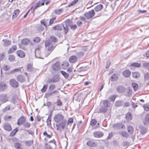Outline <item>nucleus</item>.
Masks as SVG:
<instances>
[{"label": "nucleus", "instance_id": "obj_51", "mask_svg": "<svg viewBox=\"0 0 149 149\" xmlns=\"http://www.w3.org/2000/svg\"><path fill=\"white\" fill-rule=\"evenodd\" d=\"M149 80V73L147 72L144 74V81Z\"/></svg>", "mask_w": 149, "mask_h": 149}, {"label": "nucleus", "instance_id": "obj_3", "mask_svg": "<svg viewBox=\"0 0 149 149\" xmlns=\"http://www.w3.org/2000/svg\"><path fill=\"white\" fill-rule=\"evenodd\" d=\"M60 79V78L58 75L55 74L52 78L47 80V82L49 83L57 82L59 81Z\"/></svg>", "mask_w": 149, "mask_h": 149}, {"label": "nucleus", "instance_id": "obj_16", "mask_svg": "<svg viewBox=\"0 0 149 149\" xmlns=\"http://www.w3.org/2000/svg\"><path fill=\"white\" fill-rule=\"evenodd\" d=\"M24 71L23 67H19L18 68L15 69L11 70L10 72L11 73H14L15 72H20L21 73L23 72Z\"/></svg>", "mask_w": 149, "mask_h": 149}, {"label": "nucleus", "instance_id": "obj_37", "mask_svg": "<svg viewBox=\"0 0 149 149\" xmlns=\"http://www.w3.org/2000/svg\"><path fill=\"white\" fill-rule=\"evenodd\" d=\"M16 49L17 46L15 45L14 46L9 49L8 51V54L14 52Z\"/></svg>", "mask_w": 149, "mask_h": 149}, {"label": "nucleus", "instance_id": "obj_11", "mask_svg": "<svg viewBox=\"0 0 149 149\" xmlns=\"http://www.w3.org/2000/svg\"><path fill=\"white\" fill-rule=\"evenodd\" d=\"M52 68L54 71H57L60 69V66L59 63L56 62L53 64L52 66Z\"/></svg>", "mask_w": 149, "mask_h": 149}, {"label": "nucleus", "instance_id": "obj_50", "mask_svg": "<svg viewBox=\"0 0 149 149\" xmlns=\"http://www.w3.org/2000/svg\"><path fill=\"white\" fill-rule=\"evenodd\" d=\"M125 118L127 120L129 121L132 119V117L130 113H128L126 115Z\"/></svg>", "mask_w": 149, "mask_h": 149}, {"label": "nucleus", "instance_id": "obj_55", "mask_svg": "<svg viewBox=\"0 0 149 149\" xmlns=\"http://www.w3.org/2000/svg\"><path fill=\"white\" fill-rule=\"evenodd\" d=\"M50 39L52 42H57V38L54 36H51L50 37Z\"/></svg>", "mask_w": 149, "mask_h": 149}, {"label": "nucleus", "instance_id": "obj_12", "mask_svg": "<svg viewBox=\"0 0 149 149\" xmlns=\"http://www.w3.org/2000/svg\"><path fill=\"white\" fill-rule=\"evenodd\" d=\"M93 135L95 137L99 138L102 137L104 135V133L102 132L96 131L93 133Z\"/></svg>", "mask_w": 149, "mask_h": 149}, {"label": "nucleus", "instance_id": "obj_41", "mask_svg": "<svg viewBox=\"0 0 149 149\" xmlns=\"http://www.w3.org/2000/svg\"><path fill=\"white\" fill-rule=\"evenodd\" d=\"M127 131L130 134L134 132V129L132 126L129 125L127 127Z\"/></svg>", "mask_w": 149, "mask_h": 149}, {"label": "nucleus", "instance_id": "obj_61", "mask_svg": "<svg viewBox=\"0 0 149 149\" xmlns=\"http://www.w3.org/2000/svg\"><path fill=\"white\" fill-rule=\"evenodd\" d=\"M10 108V106L9 105H8L4 109H2V111L3 112L5 113L6 111L9 110Z\"/></svg>", "mask_w": 149, "mask_h": 149}, {"label": "nucleus", "instance_id": "obj_26", "mask_svg": "<svg viewBox=\"0 0 149 149\" xmlns=\"http://www.w3.org/2000/svg\"><path fill=\"white\" fill-rule=\"evenodd\" d=\"M19 13V9H16L15 10L13 13L12 15L13 19H14L16 18L18 15Z\"/></svg>", "mask_w": 149, "mask_h": 149}, {"label": "nucleus", "instance_id": "obj_14", "mask_svg": "<svg viewBox=\"0 0 149 149\" xmlns=\"http://www.w3.org/2000/svg\"><path fill=\"white\" fill-rule=\"evenodd\" d=\"M3 127L5 130L8 131H10L12 130L11 126L9 123H6L4 124Z\"/></svg>", "mask_w": 149, "mask_h": 149}, {"label": "nucleus", "instance_id": "obj_56", "mask_svg": "<svg viewBox=\"0 0 149 149\" xmlns=\"http://www.w3.org/2000/svg\"><path fill=\"white\" fill-rule=\"evenodd\" d=\"M23 125V126L25 128H28L30 127V123L26 122H25Z\"/></svg>", "mask_w": 149, "mask_h": 149}, {"label": "nucleus", "instance_id": "obj_23", "mask_svg": "<svg viewBox=\"0 0 149 149\" xmlns=\"http://www.w3.org/2000/svg\"><path fill=\"white\" fill-rule=\"evenodd\" d=\"M140 132L142 134H145L147 131V129L143 126H141L140 127Z\"/></svg>", "mask_w": 149, "mask_h": 149}, {"label": "nucleus", "instance_id": "obj_39", "mask_svg": "<svg viewBox=\"0 0 149 149\" xmlns=\"http://www.w3.org/2000/svg\"><path fill=\"white\" fill-rule=\"evenodd\" d=\"M88 67L84 66L79 68L78 70L79 71H85L88 70Z\"/></svg>", "mask_w": 149, "mask_h": 149}, {"label": "nucleus", "instance_id": "obj_52", "mask_svg": "<svg viewBox=\"0 0 149 149\" xmlns=\"http://www.w3.org/2000/svg\"><path fill=\"white\" fill-rule=\"evenodd\" d=\"M62 66L64 69H66V67H69V63L68 62H64L62 64Z\"/></svg>", "mask_w": 149, "mask_h": 149}, {"label": "nucleus", "instance_id": "obj_47", "mask_svg": "<svg viewBox=\"0 0 149 149\" xmlns=\"http://www.w3.org/2000/svg\"><path fill=\"white\" fill-rule=\"evenodd\" d=\"M8 59L10 62L14 61L15 60V57L13 55H9L8 56Z\"/></svg>", "mask_w": 149, "mask_h": 149}, {"label": "nucleus", "instance_id": "obj_30", "mask_svg": "<svg viewBox=\"0 0 149 149\" xmlns=\"http://www.w3.org/2000/svg\"><path fill=\"white\" fill-rule=\"evenodd\" d=\"M43 135L49 138H51L53 136V133L51 132H49L48 133L46 131H45L43 134Z\"/></svg>", "mask_w": 149, "mask_h": 149}, {"label": "nucleus", "instance_id": "obj_33", "mask_svg": "<svg viewBox=\"0 0 149 149\" xmlns=\"http://www.w3.org/2000/svg\"><path fill=\"white\" fill-rule=\"evenodd\" d=\"M124 104V102L122 100H118L115 102V104L116 107H119L122 106Z\"/></svg>", "mask_w": 149, "mask_h": 149}, {"label": "nucleus", "instance_id": "obj_20", "mask_svg": "<svg viewBox=\"0 0 149 149\" xmlns=\"http://www.w3.org/2000/svg\"><path fill=\"white\" fill-rule=\"evenodd\" d=\"M144 124L145 125H147L149 124V113L146 114L143 121Z\"/></svg>", "mask_w": 149, "mask_h": 149}, {"label": "nucleus", "instance_id": "obj_63", "mask_svg": "<svg viewBox=\"0 0 149 149\" xmlns=\"http://www.w3.org/2000/svg\"><path fill=\"white\" fill-rule=\"evenodd\" d=\"M33 40L35 43H38L40 42V39L39 37H35Z\"/></svg>", "mask_w": 149, "mask_h": 149}, {"label": "nucleus", "instance_id": "obj_57", "mask_svg": "<svg viewBox=\"0 0 149 149\" xmlns=\"http://www.w3.org/2000/svg\"><path fill=\"white\" fill-rule=\"evenodd\" d=\"M48 86V85L47 84H46L43 86V88L41 90L42 92L44 93L46 91L47 88Z\"/></svg>", "mask_w": 149, "mask_h": 149}, {"label": "nucleus", "instance_id": "obj_1", "mask_svg": "<svg viewBox=\"0 0 149 149\" xmlns=\"http://www.w3.org/2000/svg\"><path fill=\"white\" fill-rule=\"evenodd\" d=\"M66 121H63L56 125V130L60 132L63 130L66 127Z\"/></svg>", "mask_w": 149, "mask_h": 149}, {"label": "nucleus", "instance_id": "obj_53", "mask_svg": "<svg viewBox=\"0 0 149 149\" xmlns=\"http://www.w3.org/2000/svg\"><path fill=\"white\" fill-rule=\"evenodd\" d=\"M14 147L17 149H20V147L21 146V144L19 143H16L14 144Z\"/></svg>", "mask_w": 149, "mask_h": 149}, {"label": "nucleus", "instance_id": "obj_34", "mask_svg": "<svg viewBox=\"0 0 149 149\" xmlns=\"http://www.w3.org/2000/svg\"><path fill=\"white\" fill-rule=\"evenodd\" d=\"M35 56L37 58H39V55L40 54V49L39 48H37L35 50Z\"/></svg>", "mask_w": 149, "mask_h": 149}, {"label": "nucleus", "instance_id": "obj_10", "mask_svg": "<svg viewBox=\"0 0 149 149\" xmlns=\"http://www.w3.org/2000/svg\"><path fill=\"white\" fill-rule=\"evenodd\" d=\"M10 85L14 88H17L19 86L18 82L15 79L10 80Z\"/></svg>", "mask_w": 149, "mask_h": 149}, {"label": "nucleus", "instance_id": "obj_32", "mask_svg": "<svg viewBox=\"0 0 149 149\" xmlns=\"http://www.w3.org/2000/svg\"><path fill=\"white\" fill-rule=\"evenodd\" d=\"M6 85L4 83H1L0 84V91H3L6 89Z\"/></svg>", "mask_w": 149, "mask_h": 149}, {"label": "nucleus", "instance_id": "obj_38", "mask_svg": "<svg viewBox=\"0 0 149 149\" xmlns=\"http://www.w3.org/2000/svg\"><path fill=\"white\" fill-rule=\"evenodd\" d=\"M65 26H62V27H63V28L64 32L65 33V34H66L68 31V26H68V25L67 24V23L66 22V21H65Z\"/></svg>", "mask_w": 149, "mask_h": 149}, {"label": "nucleus", "instance_id": "obj_49", "mask_svg": "<svg viewBox=\"0 0 149 149\" xmlns=\"http://www.w3.org/2000/svg\"><path fill=\"white\" fill-rule=\"evenodd\" d=\"M17 98V97L16 96H13L11 98L10 102L14 104H16Z\"/></svg>", "mask_w": 149, "mask_h": 149}, {"label": "nucleus", "instance_id": "obj_8", "mask_svg": "<svg viewBox=\"0 0 149 149\" xmlns=\"http://www.w3.org/2000/svg\"><path fill=\"white\" fill-rule=\"evenodd\" d=\"M126 90V88L123 85L118 86L116 88V91L117 92L120 93H124Z\"/></svg>", "mask_w": 149, "mask_h": 149}, {"label": "nucleus", "instance_id": "obj_25", "mask_svg": "<svg viewBox=\"0 0 149 149\" xmlns=\"http://www.w3.org/2000/svg\"><path fill=\"white\" fill-rule=\"evenodd\" d=\"M53 29L55 31H61L62 29V26L60 24H58L52 27Z\"/></svg>", "mask_w": 149, "mask_h": 149}, {"label": "nucleus", "instance_id": "obj_21", "mask_svg": "<svg viewBox=\"0 0 149 149\" xmlns=\"http://www.w3.org/2000/svg\"><path fill=\"white\" fill-rule=\"evenodd\" d=\"M77 60V57L75 56H72L69 58V61L70 63H73L76 62Z\"/></svg>", "mask_w": 149, "mask_h": 149}, {"label": "nucleus", "instance_id": "obj_24", "mask_svg": "<svg viewBox=\"0 0 149 149\" xmlns=\"http://www.w3.org/2000/svg\"><path fill=\"white\" fill-rule=\"evenodd\" d=\"M103 8V5L101 4H99L96 6L94 10L95 12H98L100 11Z\"/></svg>", "mask_w": 149, "mask_h": 149}, {"label": "nucleus", "instance_id": "obj_22", "mask_svg": "<svg viewBox=\"0 0 149 149\" xmlns=\"http://www.w3.org/2000/svg\"><path fill=\"white\" fill-rule=\"evenodd\" d=\"M123 76L126 77H129L130 75L131 72L128 70H126L123 72Z\"/></svg>", "mask_w": 149, "mask_h": 149}, {"label": "nucleus", "instance_id": "obj_28", "mask_svg": "<svg viewBox=\"0 0 149 149\" xmlns=\"http://www.w3.org/2000/svg\"><path fill=\"white\" fill-rule=\"evenodd\" d=\"M88 146L91 147H95L97 146L96 144L93 141L90 140L88 141L87 143Z\"/></svg>", "mask_w": 149, "mask_h": 149}, {"label": "nucleus", "instance_id": "obj_27", "mask_svg": "<svg viewBox=\"0 0 149 149\" xmlns=\"http://www.w3.org/2000/svg\"><path fill=\"white\" fill-rule=\"evenodd\" d=\"M132 75L134 78L136 79L139 78L140 76V73L138 72H132Z\"/></svg>", "mask_w": 149, "mask_h": 149}, {"label": "nucleus", "instance_id": "obj_31", "mask_svg": "<svg viewBox=\"0 0 149 149\" xmlns=\"http://www.w3.org/2000/svg\"><path fill=\"white\" fill-rule=\"evenodd\" d=\"M41 3L40 2L37 3L36 5H34L33 7H32L31 8V9H33V10H31V12L32 13H33L35 10L38 7H39L41 6Z\"/></svg>", "mask_w": 149, "mask_h": 149}, {"label": "nucleus", "instance_id": "obj_29", "mask_svg": "<svg viewBox=\"0 0 149 149\" xmlns=\"http://www.w3.org/2000/svg\"><path fill=\"white\" fill-rule=\"evenodd\" d=\"M29 42V40L28 38H24L21 41L22 44L25 45H28Z\"/></svg>", "mask_w": 149, "mask_h": 149}, {"label": "nucleus", "instance_id": "obj_45", "mask_svg": "<svg viewBox=\"0 0 149 149\" xmlns=\"http://www.w3.org/2000/svg\"><path fill=\"white\" fill-rule=\"evenodd\" d=\"M131 66L135 68H139L141 66L140 63H134L131 64Z\"/></svg>", "mask_w": 149, "mask_h": 149}, {"label": "nucleus", "instance_id": "obj_35", "mask_svg": "<svg viewBox=\"0 0 149 149\" xmlns=\"http://www.w3.org/2000/svg\"><path fill=\"white\" fill-rule=\"evenodd\" d=\"M52 113H51L49 115L47 120V122L48 125H51Z\"/></svg>", "mask_w": 149, "mask_h": 149}, {"label": "nucleus", "instance_id": "obj_2", "mask_svg": "<svg viewBox=\"0 0 149 149\" xmlns=\"http://www.w3.org/2000/svg\"><path fill=\"white\" fill-rule=\"evenodd\" d=\"M95 14V13L94 12V10L92 9L89 12L85 13L84 15L87 19H89L91 18H92Z\"/></svg>", "mask_w": 149, "mask_h": 149}, {"label": "nucleus", "instance_id": "obj_18", "mask_svg": "<svg viewBox=\"0 0 149 149\" xmlns=\"http://www.w3.org/2000/svg\"><path fill=\"white\" fill-rule=\"evenodd\" d=\"M107 108L103 106H100V108L99 109V111H98V112L102 113H104L107 112Z\"/></svg>", "mask_w": 149, "mask_h": 149}, {"label": "nucleus", "instance_id": "obj_42", "mask_svg": "<svg viewBox=\"0 0 149 149\" xmlns=\"http://www.w3.org/2000/svg\"><path fill=\"white\" fill-rule=\"evenodd\" d=\"M18 131L17 128H16L15 129L12 130L10 134V136H14Z\"/></svg>", "mask_w": 149, "mask_h": 149}, {"label": "nucleus", "instance_id": "obj_19", "mask_svg": "<svg viewBox=\"0 0 149 149\" xmlns=\"http://www.w3.org/2000/svg\"><path fill=\"white\" fill-rule=\"evenodd\" d=\"M102 104L103 106L107 108V107L110 106V101L107 100H104Z\"/></svg>", "mask_w": 149, "mask_h": 149}, {"label": "nucleus", "instance_id": "obj_62", "mask_svg": "<svg viewBox=\"0 0 149 149\" xmlns=\"http://www.w3.org/2000/svg\"><path fill=\"white\" fill-rule=\"evenodd\" d=\"M116 98V96L115 95H112L110 96L109 98V99L111 100V101H112L114 102L115 101V98Z\"/></svg>", "mask_w": 149, "mask_h": 149}, {"label": "nucleus", "instance_id": "obj_64", "mask_svg": "<svg viewBox=\"0 0 149 149\" xmlns=\"http://www.w3.org/2000/svg\"><path fill=\"white\" fill-rule=\"evenodd\" d=\"M78 0H74L72 2L68 5V7H70L71 6H73L75 4L77 3L78 1Z\"/></svg>", "mask_w": 149, "mask_h": 149}, {"label": "nucleus", "instance_id": "obj_17", "mask_svg": "<svg viewBox=\"0 0 149 149\" xmlns=\"http://www.w3.org/2000/svg\"><path fill=\"white\" fill-rule=\"evenodd\" d=\"M26 71L28 72H34L35 71V69L31 64L29 63L27 65Z\"/></svg>", "mask_w": 149, "mask_h": 149}, {"label": "nucleus", "instance_id": "obj_58", "mask_svg": "<svg viewBox=\"0 0 149 149\" xmlns=\"http://www.w3.org/2000/svg\"><path fill=\"white\" fill-rule=\"evenodd\" d=\"M44 26L42 25L41 24L38 26L37 30L39 31H41L44 30Z\"/></svg>", "mask_w": 149, "mask_h": 149}, {"label": "nucleus", "instance_id": "obj_40", "mask_svg": "<svg viewBox=\"0 0 149 149\" xmlns=\"http://www.w3.org/2000/svg\"><path fill=\"white\" fill-rule=\"evenodd\" d=\"M111 81H116L118 78L117 75L116 74H113L111 77Z\"/></svg>", "mask_w": 149, "mask_h": 149}, {"label": "nucleus", "instance_id": "obj_44", "mask_svg": "<svg viewBox=\"0 0 149 149\" xmlns=\"http://www.w3.org/2000/svg\"><path fill=\"white\" fill-rule=\"evenodd\" d=\"M132 86L133 88L134 91H136L138 88V84L135 83L133 82L132 83Z\"/></svg>", "mask_w": 149, "mask_h": 149}, {"label": "nucleus", "instance_id": "obj_4", "mask_svg": "<svg viewBox=\"0 0 149 149\" xmlns=\"http://www.w3.org/2000/svg\"><path fill=\"white\" fill-rule=\"evenodd\" d=\"M113 127L116 130H120L121 129H125V125L122 123H116L113 125Z\"/></svg>", "mask_w": 149, "mask_h": 149}, {"label": "nucleus", "instance_id": "obj_48", "mask_svg": "<svg viewBox=\"0 0 149 149\" xmlns=\"http://www.w3.org/2000/svg\"><path fill=\"white\" fill-rule=\"evenodd\" d=\"M60 72L65 78H67L68 77L69 74L66 72L63 71H61Z\"/></svg>", "mask_w": 149, "mask_h": 149}, {"label": "nucleus", "instance_id": "obj_6", "mask_svg": "<svg viewBox=\"0 0 149 149\" xmlns=\"http://www.w3.org/2000/svg\"><path fill=\"white\" fill-rule=\"evenodd\" d=\"M63 118L64 117L62 115L58 113L54 116V120L55 122L58 123L61 121Z\"/></svg>", "mask_w": 149, "mask_h": 149}, {"label": "nucleus", "instance_id": "obj_9", "mask_svg": "<svg viewBox=\"0 0 149 149\" xmlns=\"http://www.w3.org/2000/svg\"><path fill=\"white\" fill-rule=\"evenodd\" d=\"M26 120V118L24 116H21L17 120V124L20 126L23 124Z\"/></svg>", "mask_w": 149, "mask_h": 149}, {"label": "nucleus", "instance_id": "obj_54", "mask_svg": "<svg viewBox=\"0 0 149 149\" xmlns=\"http://www.w3.org/2000/svg\"><path fill=\"white\" fill-rule=\"evenodd\" d=\"M97 121L95 119H92L90 121V125L92 126H93L96 124Z\"/></svg>", "mask_w": 149, "mask_h": 149}, {"label": "nucleus", "instance_id": "obj_46", "mask_svg": "<svg viewBox=\"0 0 149 149\" xmlns=\"http://www.w3.org/2000/svg\"><path fill=\"white\" fill-rule=\"evenodd\" d=\"M2 68L5 71H7L10 69V67L4 64L2 66Z\"/></svg>", "mask_w": 149, "mask_h": 149}, {"label": "nucleus", "instance_id": "obj_36", "mask_svg": "<svg viewBox=\"0 0 149 149\" xmlns=\"http://www.w3.org/2000/svg\"><path fill=\"white\" fill-rule=\"evenodd\" d=\"M3 41H4L3 45L4 47L8 46L10 45L11 43V41L9 40H3Z\"/></svg>", "mask_w": 149, "mask_h": 149}, {"label": "nucleus", "instance_id": "obj_59", "mask_svg": "<svg viewBox=\"0 0 149 149\" xmlns=\"http://www.w3.org/2000/svg\"><path fill=\"white\" fill-rule=\"evenodd\" d=\"M33 143V141L30 140L28 141L25 143V145L27 146H31Z\"/></svg>", "mask_w": 149, "mask_h": 149}, {"label": "nucleus", "instance_id": "obj_13", "mask_svg": "<svg viewBox=\"0 0 149 149\" xmlns=\"http://www.w3.org/2000/svg\"><path fill=\"white\" fill-rule=\"evenodd\" d=\"M16 79L19 82L22 83L25 81V77L22 74H19L17 77Z\"/></svg>", "mask_w": 149, "mask_h": 149}, {"label": "nucleus", "instance_id": "obj_7", "mask_svg": "<svg viewBox=\"0 0 149 149\" xmlns=\"http://www.w3.org/2000/svg\"><path fill=\"white\" fill-rule=\"evenodd\" d=\"M8 98L5 94L0 95V101L2 103H4L8 101Z\"/></svg>", "mask_w": 149, "mask_h": 149}, {"label": "nucleus", "instance_id": "obj_60", "mask_svg": "<svg viewBox=\"0 0 149 149\" xmlns=\"http://www.w3.org/2000/svg\"><path fill=\"white\" fill-rule=\"evenodd\" d=\"M56 19V17H54L50 19L49 20V25H51L52 24L54 23V21Z\"/></svg>", "mask_w": 149, "mask_h": 149}, {"label": "nucleus", "instance_id": "obj_43", "mask_svg": "<svg viewBox=\"0 0 149 149\" xmlns=\"http://www.w3.org/2000/svg\"><path fill=\"white\" fill-rule=\"evenodd\" d=\"M120 134L125 138H127L129 136V134L127 132L122 131L120 133Z\"/></svg>", "mask_w": 149, "mask_h": 149}, {"label": "nucleus", "instance_id": "obj_5", "mask_svg": "<svg viewBox=\"0 0 149 149\" xmlns=\"http://www.w3.org/2000/svg\"><path fill=\"white\" fill-rule=\"evenodd\" d=\"M67 24L70 27L71 30H74L77 28V26L76 24H73V22L70 19H68L66 20Z\"/></svg>", "mask_w": 149, "mask_h": 149}, {"label": "nucleus", "instance_id": "obj_15", "mask_svg": "<svg viewBox=\"0 0 149 149\" xmlns=\"http://www.w3.org/2000/svg\"><path fill=\"white\" fill-rule=\"evenodd\" d=\"M17 54L20 58H22L25 57V52L22 50H18L16 52Z\"/></svg>", "mask_w": 149, "mask_h": 149}]
</instances>
